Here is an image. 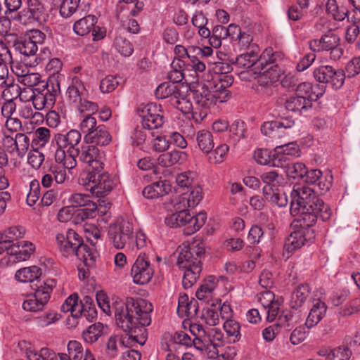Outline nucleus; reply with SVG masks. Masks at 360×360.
I'll return each instance as SVG.
<instances>
[{
    "label": "nucleus",
    "instance_id": "680f3d73",
    "mask_svg": "<svg viewBox=\"0 0 360 360\" xmlns=\"http://www.w3.org/2000/svg\"><path fill=\"white\" fill-rule=\"evenodd\" d=\"M49 172L53 176V184H62L67 179L66 170L63 167L52 166Z\"/></svg>",
    "mask_w": 360,
    "mask_h": 360
},
{
    "label": "nucleus",
    "instance_id": "6e6d98bb",
    "mask_svg": "<svg viewBox=\"0 0 360 360\" xmlns=\"http://www.w3.org/2000/svg\"><path fill=\"white\" fill-rule=\"evenodd\" d=\"M262 133L271 139L279 137V129L277 127L276 121L265 122L261 127Z\"/></svg>",
    "mask_w": 360,
    "mask_h": 360
},
{
    "label": "nucleus",
    "instance_id": "3c124183",
    "mask_svg": "<svg viewBox=\"0 0 360 360\" xmlns=\"http://www.w3.org/2000/svg\"><path fill=\"white\" fill-rule=\"evenodd\" d=\"M25 233V229L22 226H17L8 228L4 233V240L7 244L13 243L15 240L22 238Z\"/></svg>",
    "mask_w": 360,
    "mask_h": 360
},
{
    "label": "nucleus",
    "instance_id": "aec40b11",
    "mask_svg": "<svg viewBox=\"0 0 360 360\" xmlns=\"http://www.w3.org/2000/svg\"><path fill=\"white\" fill-rule=\"evenodd\" d=\"M112 137L107 130L105 126L98 125L92 132L86 134L84 140L86 143L93 144L106 146L111 141Z\"/></svg>",
    "mask_w": 360,
    "mask_h": 360
},
{
    "label": "nucleus",
    "instance_id": "20e7f679",
    "mask_svg": "<svg viewBox=\"0 0 360 360\" xmlns=\"http://www.w3.org/2000/svg\"><path fill=\"white\" fill-rule=\"evenodd\" d=\"M259 47L256 44L251 46V50L239 55L236 58V65L240 68H250L253 65H257V68L261 67L263 70L264 63L267 65L268 63L274 62L276 57L278 56V53H274L271 48L266 49L259 58H258Z\"/></svg>",
    "mask_w": 360,
    "mask_h": 360
},
{
    "label": "nucleus",
    "instance_id": "423d86ee",
    "mask_svg": "<svg viewBox=\"0 0 360 360\" xmlns=\"http://www.w3.org/2000/svg\"><path fill=\"white\" fill-rule=\"evenodd\" d=\"M70 202H72V206L82 207V208L77 211V223H78L79 221H83L86 219L94 218L96 210L103 214H105L106 212V207H104V210H101L102 205L99 204V206L98 207L96 202L91 201L89 195L75 193L72 195Z\"/></svg>",
    "mask_w": 360,
    "mask_h": 360
},
{
    "label": "nucleus",
    "instance_id": "a18cd8bd",
    "mask_svg": "<svg viewBox=\"0 0 360 360\" xmlns=\"http://www.w3.org/2000/svg\"><path fill=\"white\" fill-rule=\"evenodd\" d=\"M115 46L117 51L125 57L131 56L134 52L132 44L121 35L116 37Z\"/></svg>",
    "mask_w": 360,
    "mask_h": 360
},
{
    "label": "nucleus",
    "instance_id": "8fccbe9b",
    "mask_svg": "<svg viewBox=\"0 0 360 360\" xmlns=\"http://www.w3.org/2000/svg\"><path fill=\"white\" fill-rule=\"evenodd\" d=\"M352 351L347 347H339L330 352L326 360H349Z\"/></svg>",
    "mask_w": 360,
    "mask_h": 360
},
{
    "label": "nucleus",
    "instance_id": "49530a36",
    "mask_svg": "<svg viewBox=\"0 0 360 360\" xmlns=\"http://www.w3.org/2000/svg\"><path fill=\"white\" fill-rule=\"evenodd\" d=\"M223 327L228 337L231 338L233 342L239 340L240 338V325L236 321L229 319H226L224 323Z\"/></svg>",
    "mask_w": 360,
    "mask_h": 360
},
{
    "label": "nucleus",
    "instance_id": "c85d7f7f",
    "mask_svg": "<svg viewBox=\"0 0 360 360\" xmlns=\"http://www.w3.org/2000/svg\"><path fill=\"white\" fill-rule=\"evenodd\" d=\"M41 275V269L37 266L22 268L18 270L15 274L16 280L20 282L33 283L34 281H40L39 278Z\"/></svg>",
    "mask_w": 360,
    "mask_h": 360
},
{
    "label": "nucleus",
    "instance_id": "a211bd4d",
    "mask_svg": "<svg viewBox=\"0 0 360 360\" xmlns=\"http://www.w3.org/2000/svg\"><path fill=\"white\" fill-rule=\"evenodd\" d=\"M8 63L0 60V81H1V86L5 87L3 91L4 96H7L11 91H15L13 97L20 96V88L17 84H14V78L9 76L8 68L7 66Z\"/></svg>",
    "mask_w": 360,
    "mask_h": 360
},
{
    "label": "nucleus",
    "instance_id": "c756f323",
    "mask_svg": "<svg viewBox=\"0 0 360 360\" xmlns=\"http://www.w3.org/2000/svg\"><path fill=\"white\" fill-rule=\"evenodd\" d=\"M68 355L72 360H95L90 350L86 349L85 354H84L82 345L75 340L69 342L68 345Z\"/></svg>",
    "mask_w": 360,
    "mask_h": 360
},
{
    "label": "nucleus",
    "instance_id": "ea45409f",
    "mask_svg": "<svg viewBox=\"0 0 360 360\" xmlns=\"http://www.w3.org/2000/svg\"><path fill=\"white\" fill-rule=\"evenodd\" d=\"M324 90L321 89L320 91L316 92L312 91V86L310 83L302 82L297 85L296 88V95L304 97L305 100L311 103L312 101L318 100L322 96Z\"/></svg>",
    "mask_w": 360,
    "mask_h": 360
},
{
    "label": "nucleus",
    "instance_id": "de8ad7c7",
    "mask_svg": "<svg viewBox=\"0 0 360 360\" xmlns=\"http://www.w3.org/2000/svg\"><path fill=\"white\" fill-rule=\"evenodd\" d=\"M78 295L76 293L70 295L61 306V310L64 312L70 311L73 317L78 318L79 310L78 307Z\"/></svg>",
    "mask_w": 360,
    "mask_h": 360
},
{
    "label": "nucleus",
    "instance_id": "e433bc0d",
    "mask_svg": "<svg viewBox=\"0 0 360 360\" xmlns=\"http://www.w3.org/2000/svg\"><path fill=\"white\" fill-rule=\"evenodd\" d=\"M208 87L211 94L210 97L214 99L215 103L217 102H225L230 96V91L222 86V84L217 79L214 82V83L210 84Z\"/></svg>",
    "mask_w": 360,
    "mask_h": 360
},
{
    "label": "nucleus",
    "instance_id": "c9c22d12",
    "mask_svg": "<svg viewBox=\"0 0 360 360\" xmlns=\"http://www.w3.org/2000/svg\"><path fill=\"white\" fill-rule=\"evenodd\" d=\"M279 167H284L285 172L289 178L294 179H303L307 174V167L302 162H289L285 163H281Z\"/></svg>",
    "mask_w": 360,
    "mask_h": 360
},
{
    "label": "nucleus",
    "instance_id": "37998d69",
    "mask_svg": "<svg viewBox=\"0 0 360 360\" xmlns=\"http://www.w3.org/2000/svg\"><path fill=\"white\" fill-rule=\"evenodd\" d=\"M103 325L101 323L90 326L86 330L83 332L82 336L85 342L88 343L95 342L102 335Z\"/></svg>",
    "mask_w": 360,
    "mask_h": 360
},
{
    "label": "nucleus",
    "instance_id": "7ed1b4c3",
    "mask_svg": "<svg viewBox=\"0 0 360 360\" xmlns=\"http://www.w3.org/2000/svg\"><path fill=\"white\" fill-rule=\"evenodd\" d=\"M317 210L322 212L321 219L325 221L331 217L330 207L315 193L314 188L309 186H298L291 192L290 214L295 216L299 210Z\"/></svg>",
    "mask_w": 360,
    "mask_h": 360
},
{
    "label": "nucleus",
    "instance_id": "bb28decb",
    "mask_svg": "<svg viewBox=\"0 0 360 360\" xmlns=\"http://www.w3.org/2000/svg\"><path fill=\"white\" fill-rule=\"evenodd\" d=\"M306 240V233L304 231L299 230L294 231L286 238L284 249L288 252H292L301 248L304 245Z\"/></svg>",
    "mask_w": 360,
    "mask_h": 360
},
{
    "label": "nucleus",
    "instance_id": "69168bd1",
    "mask_svg": "<svg viewBox=\"0 0 360 360\" xmlns=\"http://www.w3.org/2000/svg\"><path fill=\"white\" fill-rule=\"evenodd\" d=\"M77 106L81 113L89 112L90 115H93L98 110L97 103L87 101L85 98H83Z\"/></svg>",
    "mask_w": 360,
    "mask_h": 360
},
{
    "label": "nucleus",
    "instance_id": "b1692460",
    "mask_svg": "<svg viewBox=\"0 0 360 360\" xmlns=\"http://www.w3.org/2000/svg\"><path fill=\"white\" fill-rule=\"evenodd\" d=\"M310 294V288L308 284L299 285L292 292L290 301V307L297 309L302 307Z\"/></svg>",
    "mask_w": 360,
    "mask_h": 360
},
{
    "label": "nucleus",
    "instance_id": "72a5a7b5",
    "mask_svg": "<svg viewBox=\"0 0 360 360\" xmlns=\"http://www.w3.org/2000/svg\"><path fill=\"white\" fill-rule=\"evenodd\" d=\"M47 90H49V93H53V95H57L60 92V84L55 77H50L47 82L40 80L34 86L32 91L33 94H35V93L44 94Z\"/></svg>",
    "mask_w": 360,
    "mask_h": 360
},
{
    "label": "nucleus",
    "instance_id": "0eeeda50",
    "mask_svg": "<svg viewBox=\"0 0 360 360\" xmlns=\"http://www.w3.org/2000/svg\"><path fill=\"white\" fill-rule=\"evenodd\" d=\"M315 79L330 84L333 89H340L344 84L345 74L341 69L335 70L330 65H321L314 70Z\"/></svg>",
    "mask_w": 360,
    "mask_h": 360
},
{
    "label": "nucleus",
    "instance_id": "774afa93",
    "mask_svg": "<svg viewBox=\"0 0 360 360\" xmlns=\"http://www.w3.org/2000/svg\"><path fill=\"white\" fill-rule=\"evenodd\" d=\"M203 318L207 324L214 326L219 323L218 312L214 309H207L202 311Z\"/></svg>",
    "mask_w": 360,
    "mask_h": 360
},
{
    "label": "nucleus",
    "instance_id": "4468645a",
    "mask_svg": "<svg viewBox=\"0 0 360 360\" xmlns=\"http://www.w3.org/2000/svg\"><path fill=\"white\" fill-rule=\"evenodd\" d=\"M96 177L95 184L89 188V190L96 197L102 198L108 195L116 185L115 177L108 172H98Z\"/></svg>",
    "mask_w": 360,
    "mask_h": 360
},
{
    "label": "nucleus",
    "instance_id": "864d4df0",
    "mask_svg": "<svg viewBox=\"0 0 360 360\" xmlns=\"http://www.w3.org/2000/svg\"><path fill=\"white\" fill-rule=\"evenodd\" d=\"M171 105L184 114L190 112L192 109L191 103L184 98L181 94V96H174L171 99Z\"/></svg>",
    "mask_w": 360,
    "mask_h": 360
},
{
    "label": "nucleus",
    "instance_id": "79ce46f5",
    "mask_svg": "<svg viewBox=\"0 0 360 360\" xmlns=\"http://www.w3.org/2000/svg\"><path fill=\"white\" fill-rule=\"evenodd\" d=\"M56 286V281L53 280H47L46 281H37V283L31 285L32 290H38V296L44 295V300H49L50 293L52 292L53 287Z\"/></svg>",
    "mask_w": 360,
    "mask_h": 360
},
{
    "label": "nucleus",
    "instance_id": "13d9d810",
    "mask_svg": "<svg viewBox=\"0 0 360 360\" xmlns=\"http://www.w3.org/2000/svg\"><path fill=\"white\" fill-rule=\"evenodd\" d=\"M40 197V186L37 180H33L30 185V192L27 195V202L30 206L34 205Z\"/></svg>",
    "mask_w": 360,
    "mask_h": 360
},
{
    "label": "nucleus",
    "instance_id": "1a4fd4ad",
    "mask_svg": "<svg viewBox=\"0 0 360 360\" xmlns=\"http://www.w3.org/2000/svg\"><path fill=\"white\" fill-rule=\"evenodd\" d=\"M131 275L135 283L144 285L152 278L153 270L145 254L140 255L131 269Z\"/></svg>",
    "mask_w": 360,
    "mask_h": 360
},
{
    "label": "nucleus",
    "instance_id": "9b49d317",
    "mask_svg": "<svg viewBox=\"0 0 360 360\" xmlns=\"http://www.w3.org/2000/svg\"><path fill=\"white\" fill-rule=\"evenodd\" d=\"M82 136L79 131L72 129L66 134H57L54 141L60 148H67V153L70 156L79 154L78 144L81 141Z\"/></svg>",
    "mask_w": 360,
    "mask_h": 360
},
{
    "label": "nucleus",
    "instance_id": "6ab92c4d",
    "mask_svg": "<svg viewBox=\"0 0 360 360\" xmlns=\"http://www.w3.org/2000/svg\"><path fill=\"white\" fill-rule=\"evenodd\" d=\"M262 191L266 201L276 205L279 207H285L288 203L285 193L279 187L271 188L270 186H264Z\"/></svg>",
    "mask_w": 360,
    "mask_h": 360
},
{
    "label": "nucleus",
    "instance_id": "f3484780",
    "mask_svg": "<svg viewBox=\"0 0 360 360\" xmlns=\"http://www.w3.org/2000/svg\"><path fill=\"white\" fill-rule=\"evenodd\" d=\"M280 56L276 57L274 62L268 63V65H266L265 63H264V67H265L263 70L261 69L259 72V77L258 78L257 82L259 85H267L269 84H274L278 81L280 77L281 76L283 72L279 65L276 63L277 58Z\"/></svg>",
    "mask_w": 360,
    "mask_h": 360
},
{
    "label": "nucleus",
    "instance_id": "0e129e2a",
    "mask_svg": "<svg viewBox=\"0 0 360 360\" xmlns=\"http://www.w3.org/2000/svg\"><path fill=\"white\" fill-rule=\"evenodd\" d=\"M69 101L72 103L77 104V105L83 99V93L79 89V86L77 85H70L67 90Z\"/></svg>",
    "mask_w": 360,
    "mask_h": 360
},
{
    "label": "nucleus",
    "instance_id": "338daca9",
    "mask_svg": "<svg viewBox=\"0 0 360 360\" xmlns=\"http://www.w3.org/2000/svg\"><path fill=\"white\" fill-rule=\"evenodd\" d=\"M44 160V155L38 150H32L28 156V163L34 168L39 169Z\"/></svg>",
    "mask_w": 360,
    "mask_h": 360
},
{
    "label": "nucleus",
    "instance_id": "09e8293b",
    "mask_svg": "<svg viewBox=\"0 0 360 360\" xmlns=\"http://www.w3.org/2000/svg\"><path fill=\"white\" fill-rule=\"evenodd\" d=\"M80 0H63L60 6V14L63 18L73 15L79 7Z\"/></svg>",
    "mask_w": 360,
    "mask_h": 360
},
{
    "label": "nucleus",
    "instance_id": "052dcab7",
    "mask_svg": "<svg viewBox=\"0 0 360 360\" xmlns=\"http://www.w3.org/2000/svg\"><path fill=\"white\" fill-rule=\"evenodd\" d=\"M96 127H97L96 120L90 114L85 115L79 124L80 130L86 134H89L90 132H92Z\"/></svg>",
    "mask_w": 360,
    "mask_h": 360
},
{
    "label": "nucleus",
    "instance_id": "4d7b16f0",
    "mask_svg": "<svg viewBox=\"0 0 360 360\" xmlns=\"http://www.w3.org/2000/svg\"><path fill=\"white\" fill-rule=\"evenodd\" d=\"M15 58L16 54L12 52L2 39H0V60L12 64L13 60H15Z\"/></svg>",
    "mask_w": 360,
    "mask_h": 360
},
{
    "label": "nucleus",
    "instance_id": "9d476101",
    "mask_svg": "<svg viewBox=\"0 0 360 360\" xmlns=\"http://www.w3.org/2000/svg\"><path fill=\"white\" fill-rule=\"evenodd\" d=\"M139 110L141 112L140 117L144 129H158L164 123L163 115L160 113V110L156 104L148 103Z\"/></svg>",
    "mask_w": 360,
    "mask_h": 360
},
{
    "label": "nucleus",
    "instance_id": "412c9836",
    "mask_svg": "<svg viewBox=\"0 0 360 360\" xmlns=\"http://www.w3.org/2000/svg\"><path fill=\"white\" fill-rule=\"evenodd\" d=\"M34 250V246L32 243L22 241L11 245L8 254L14 255L18 261H25L30 258Z\"/></svg>",
    "mask_w": 360,
    "mask_h": 360
},
{
    "label": "nucleus",
    "instance_id": "603ef678",
    "mask_svg": "<svg viewBox=\"0 0 360 360\" xmlns=\"http://www.w3.org/2000/svg\"><path fill=\"white\" fill-rule=\"evenodd\" d=\"M99 171H94L91 168L86 169V171L82 172L79 177V183L86 187V189L89 190V188L93 187L94 181H96V176H97V173Z\"/></svg>",
    "mask_w": 360,
    "mask_h": 360
},
{
    "label": "nucleus",
    "instance_id": "4c0bfd02",
    "mask_svg": "<svg viewBox=\"0 0 360 360\" xmlns=\"http://www.w3.org/2000/svg\"><path fill=\"white\" fill-rule=\"evenodd\" d=\"M196 141L199 148L204 153H210L214 148L213 136L210 131L205 129L198 131L196 135Z\"/></svg>",
    "mask_w": 360,
    "mask_h": 360
},
{
    "label": "nucleus",
    "instance_id": "58836bf2",
    "mask_svg": "<svg viewBox=\"0 0 360 360\" xmlns=\"http://www.w3.org/2000/svg\"><path fill=\"white\" fill-rule=\"evenodd\" d=\"M284 106L286 110L292 112H298L307 109L311 106V103L305 100L302 96H292L287 98Z\"/></svg>",
    "mask_w": 360,
    "mask_h": 360
},
{
    "label": "nucleus",
    "instance_id": "f257e3e1",
    "mask_svg": "<svg viewBox=\"0 0 360 360\" xmlns=\"http://www.w3.org/2000/svg\"><path fill=\"white\" fill-rule=\"evenodd\" d=\"M153 305L144 299L128 297L124 303L115 307L116 323L126 333L122 337L111 335L105 345V352L109 358L122 354L126 347L136 344L143 345L147 340L146 326L151 322Z\"/></svg>",
    "mask_w": 360,
    "mask_h": 360
},
{
    "label": "nucleus",
    "instance_id": "2f4dec72",
    "mask_svg": "<svg viewBox=\"0 0 360 360\" xmlns=\"http://www.w3.org/2000/svg\"><path fill=\"white\" fill-rule=\"evenodd\" d=\"M155 96L161 99L169 98V103H171V99L173 97L181 96V91L179 85L171 82H164L157 87Z\"/></svg>",
    "mask_w": 360,
    "mask_h": 360
},
{
    "label": "nucleus",
    "instance_id": "393cba45",
    "mask_svg": "<svg viewBox=\"0 0 360 360\" xmlns=\"http://www.w3.org/2000/svg\"><path fill=\"white\" fill-rule=\"evenodd\" d=\"M202 190L200 186H196L192 188L188 197L179 198V202L174 205V207L181 209V205H184V207H195L201 201L202 198Z\"/></svg>",
    "mask_w": 360,
    "mask_h": 360
},
{
    "label": "nucleus",
    "instance_id": "f8f14e48",
    "mask_svg": "<svg viewBox=\"0 0 360 360\" xmlns=\"http://www.w3.org/2000/svg\"><path fill=\"white\" fill-rule=\"evenodd\" d=\"M46 17L44 6L38 0H27V11L18 13L13 19L22 23H25L27 19L41 22L46 20Z\"/></svg>",
    "mask_w": 360,
    "mask_h": 360
},
{
    "label": "nucleus",
    "instance_id": "7c9ffc66",
    "mask_svg": "<svg viewBox=\"0 0 360 360\" xmlns=\"http://www.w3.org/2000/svg\"><path fill=\"white\" fill-rule=\"evenodd\" d=\"M56 96V95L49 93V90H47L44 94L35 93L31 96L30 99L35 109L41 110L44 108H51L55 103Z\"/></svg>",
    "mask_w": 360,
    "mask_h": 360
},
{
    "label": "nucleus",
    "instance_id": "f03ea898",
    "mask_svg": "<svg viewBox=\"0 0 360 360\" xmlns=\"http://www.w3.org/2000/svg\"><path fill=\"white\" fill-rule=\"evenodd\" d=\"M205 248L200 245L184 247L179 254L177 264L185 270L182 285L185 289L191 288L202 271L201 259L205 256Z\"/></svg>",
    "mask_w": 360,
    "mask_h": 360
},
{
    "label": "nucleus",
    "instance_id": "a19ab883",
    "mask_svg": "<svg viewBox=\"0 0 360 360\" xmlns=\"http://www.w3.org/2000/svg\"><path fill=\"white\" fill-rule=\"evenodd\" d=\"M30 146L29 137L22 133L15 134V146L10 150V153L16 152L18 155L23 157L27 152Z\"/></svg>",
    "mask_w": 360,
    "mask_h": 360
},
{
    "label": "nucleus",
    "instance_id": "bf43d9fd",
    "mask_svg": "<svg viewBox=\"0 0 360 360\" xmlns=\"http://www.w3.org/2000/svg\"><path fill=\"white\" fill-rule=\"evenodd\" d=\"M83 246H85V250L83 253L75 255V256L83 261L84 264L86 267L94 266L96 262V256L94 252H91L90 248L83 243Z\"/></svg>",
    "mask_w": 360,
    "mask_h": 360
},
{
    "label": "nucleus",
    "instance_id": "dca6fc26",
    "mask_svg": "<svg viewBox=\"0 0 360 360\" xmlns=\"http://www.w3.org/2000/svg\"><path fill=\"white\" fill-rule=\"evenodd\" d=\"M299 146L295 143H285L283 144L276 146L273 159V165L279 167L281 163L288 162V156L298 157L300 156Z\"/></svg>",
    "mask_w": 360,
    "mask_h": 360
},
{
    "label": "nucleus",
    "instance_id": "cd10ccee",
    "mask_svg": "<svg viewBox=\"0 0 360 360\" xmlns=\"http://www.w3.org/2000/svg\"><path fill=\"white\" fill-rule=\"evenodd\" d=\"M192 93L195 103L205 110L210 108L212 104H215L214 99L210 97L211 94L209 87L205 84L198 89L193 90Z\"/></svg>",
    "mask_w": 360,
    "mask_h": 360
},
{
    "label": "nucleus",
    "instance_id": "e2e57ef3",
    "mask_svg": "<svg viewBox=\"0 0 360 360\" xmlns=\"http://www.w3.org/2000/svg\"><path fill=\"white\" fill-rule=\"evenodd\" d=\"M118 81L112 76H107L101 81L100 89L104 93H110L114 91L118 85Z\"/></svg>",
    "mask_w": 360,
    "mask_h": 360
},
{
    "label": "nucleus",
    "instance_id": "f704fd0d",
    "mask_svg": "<svg viewBox=\"0 0 360 360\" xmlns=\"http://www.w3.org/2000/svg\"><path fill=\"white\" fill-rule=\"evenodd\" d=\"M96 18L94 15H89L75 22L73 30L75 32L80 36L89 34L92 27L96 23Z\"/></svg>",
    "mask_w": 360,
    "mask_h": 360
},
{
    "label": "nucleus",
    "instance_id": "6e6552de",
    "mask_svg": "<svg viewBox=\"0 0 360 360\" xmlns=\"http://www.w3.org/2000/svg\"><path fill=\"white\" fill-rule=\"evenodd\" d=\"M133 227L129 221L111 224L108 229L110 240L117 249H122L132 239Z\"/></svg>",
    "mask_w": 360,
    "mask_h": 360
},
{
    "label": "nucleus",
    "instance_id": "a878e982",
    "mask_svg": "<svg viewBox=\"0 0 360 360\" xmlns=\"http://www.w3.org/2000/svg\"><path fill=\"white\" fill-rule=\"evenodd\" d=\"M186 155L183 151L172 150L161 154L158 158L160 165L168 167L176 164H181L185 159Z\"/></svg>",
    "mask_w": 360,
    "mask_h": 360
},
{
    "label": "nucleus",
    "instance_id": "ddd939ff",
    "mask_svg": "<svg viewBox=\"0 0 360 360\" xmlns=\"http://www.w3.org/2000/svg\"><path fill=\"white\" fill-rule=\"evenodd\" d=\"M78 158L83 163L88 165L89 168L94 171H103V163L98 148L95 145H86L79 150Z\"/></svg>",
    "mask_w": 360,
    "mask_h": 360
},
{
    "label": "nucleus",
    "instance_id": "4be33fe9",
    "mask_svg": "<svg viewBox=\"0 0 360 360\" xmlns=\"http://www.w3.org/2000/svg\"><path fill=\"white\" fill-rule=\"evenodd\" d=\"M317 210H305L301 209L299 212L295 216H297V222L301 228V230L304 231L311 226H313L318 217L321 218V214L322 212Z\"/></svg>",
    "mask_w": 360,
    "mask_h": 360
},
{
    "label": "nucleus",
    "instance_id": "473e14b6",
    "mask_svg": "<svg viewBox=\"0 0 360 360\" xmlns=\"http://www.w3.org/2000/svg\"><path fill=\"white\" fill-rule=\"evenodd\" d=\"M33 295L29 296L22 303V308L30 312H37L43 309L49 300L44 301V295L38 296V290H33Z\"/></svg>",
    "mask_w": 360,
    "mask_h": 360
},
{
    "label": "nucleus",
    "instance_id": "c03bdc74",
    "mask_svg": "<svg viewBox=\"0 0 360 360\" xmlns=\"http://www.w3.org/2000/svg\"><path fill=\"white\" fill-rule=\"evenodd\" d=\"M260 177L262 181L266 184L265 186H270L271 188H278L283 181V176L275 170L264 172Z\"/></svg>",
    "mask_w": 360,
    "mask_h": 360
},
{
    "label": "nucleus",
    "instance_id": "39448f33",
    "mask_svg": "<svg viewBox=\"0 0 360 360\" xmlns=\"http://www.w3.org/2000/svg\"><path fill=\"white\" fill-rule=\"evenodd\" d=\"M56 241L60 253L65 257L85 252L82 238L72 229H68L65 234L58 233Z\"/></svg>",
    "mask_w": 360,
    "mask_h": 360
},
{
    "label": "nucleus",
    "instance_id": "2eb2a0df",
    "mask_svg": "<svg viewBox=\"0 0 360 360\" xmlns=\"http://www.w3.org/2000/svg\"><path fill=\"white\" fill-rule=\"evenodd\" d=\"M186 207H184V217L181 219V226H184V233L191 235L198 231L205 223L207 215L200 212L195 216H191Z\"/></svg>",
    "mask_w": 360,
    "mask_h": 360
},
{
    "label": "nucleus",
    "instance_id": "5fc2aeb1",
    "mask_svg": "<svg viewBox=\"0 0 360 360\" xmlns=\"http://www.w3.org/2000/svg\"><path fill=\"white\" fill-rule=\"evenodd\" d=\"M321 42L324 50L329 51L330 49L339 45L340 37L333 32L328 31L321 37Z\"/></svg>",
    "mask_w": 360,
    "mask_h": 360
},
{
    "label": "nucleus",
    "instance_id": "5701e85b",
    "mask_svg": "<svg viewBox=\"0 0 360 360\" xmlns=\"http://www.w3.org/2000/svg\"><path fill=\"white\" fill-rule=\"evenodd\" d=\"M13 49L15 54L18 53L25 57H30L36 54L38 47L30 38L25 37L15 40Z\"/></svg>",
    "mask_w": 360,
    "mask_h": 360
}]
</instances>
